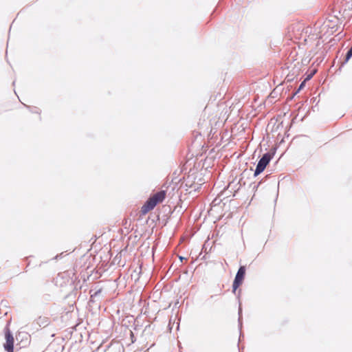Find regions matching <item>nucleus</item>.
Masks as SVG:
<instances>
[{
	"label": "nucleus",
	"mask_w": 352,
	"mask_h": 352,
	"mask_svg": "<svg viewBox=\"0 0 352 352\" xmlns=\"http://www.w3.org/2000/svg\"><path fill=\"white\" fill-rule=\"evenodd\" d=\"M316 72V70L312 71L310 74L307 75V76L305 78V80L306 81L309 80L313 77V76L315 74Z\"/></svg>",
	"instance_id": "nucleus-11"
},
{
	"label": "nucleus",
	"mask_w": 352,
	"mask_h": 352,
	"mask_svg": "<svg viewBox=\"0 0 352 352\" xmlns=\"http://www.w3.org/2000/svg\"><path fill=\"white\" fill-rule=\"evenodd\" d=\"M63 256V252H62V253H60V254H57L56 256H55L54 257V258H53V259H54V260H58V259H59V258H62Z\"/></svg>",
	"instance_id": "nucleus-13"
},
{
	"label": "nucleus",
	"mask_w": 352,
	"mask_h": 352,
	"mask_svg": "<svg viewBox=\"0 0 352 352\" xmlns=\"http://www.w3.org/2000/svg\"><path fill=\"white\" fill-rule=\"evenodd\" d=\"M272 158V155L267 152L265 153L262 157L258 160V164L256 165V169L254 170V176L256 177L259 174H261L266 168L267 164L270 163L271 159Z\"/></svg>",
	"instance_id": "nucleus-3"
},
{
	"label": "nucleus",
	"mask_w": 352,
	"mask_h": 352,
	"mask_svg": "<svg viewBox=\"0 0 352 352\" xmlns=\"http://www.w3.org/2000/svg\"><path fill=\"white\" fill-rule=\"evenodd\" d=\"M34 113H39V112H38V110H34Z\"/></svg>",
	"instance_id": "nucleus-14"
},
{
	"label": "nucleus",
	"mask_w": 352,
	"mask_h": 352,
	"mask_svg": "<svg viewBox=\"0 0 352 352\" xmlns=\"http://www.w3.org/2000/svg\"><path fill=\"white\" fill-rule=\"evenodd\" d=\"M305 82H306V80H304V81H303V82H302L300 83V85H299V87H298V90H297V91H296V94H297L298 92H299V91H300V90H301L302 89H303V87H305Z\"/></svg>",
	"instance_id": "nucleus-12"
},
{
	"label": "nucleus",
	"mask_w": 352,
	"mask_h": 352,
	"mask_svg": "<svg viewBox=\"0 0 352 352\" xmlns=\"http://www.w3.org/2000/svg\"><path fill=\"white\" fill-rule=\"evenodd\" d=\"M245 274V266H241L235 276L234 280L232 283V292L234 293L236 292L238 287L241 285L244 276Z\"/></svg>",
	"instance_id": "nucleus-4"
},
{
	"label": "nucleus",
	"mask_w": 352,
	"mask_h": 352,
	"mask_svg": "<svg viewBox=\"0 0 352 352\" xmlns=\"http://www.w3.org/2000/svg\"><path fill=\"white\" fill-rule=\"evenodd\" d=\"M165 196L166 192L164 190H160L154 194L142 206L141 212L143 214H145L150 210H153L157 204L162 202L164 199Z\"/></svg>",
	"instance_id": "nucleus-1"
},
{
	"label": "nucleus",
	"mask_w": 352,
	"mask_h": 352,
	"mask_svg": "<svg viewBox=\"0 0 352 352\" xmlns=\"http://www.w3.org/2000/svg\"><path fill=\"white\" fill-rule=\"evenodd\" d=\"M241 312H242V309H241V305H239V325L240 329H241V326H242Z\"/></svg>",
	"instance_id": "nucleus-9"
},
{
	"label": "nucleus",
	"mask_w": 352,
	"mask_h": 352,
	"mask_svg": "<svg viewBox=\"0 0 352 352\" xmlns=\"http://www.w3.org/2000/svg\"><path fill=\"white\" fill-rule=\"evenodd\" d=\"M352 57V46L350 47V49L348 50L346 54L344 63H346L349 61V60Z\"/></svg>",
	"instance_id": "nucleus-8"
},
{
	"label": "nucleus",
	"mask_w": 352,
	"mask_h": 352,
	"mask_svg": "<svg viewBox=\"0 0 352 352\" xmlns=\"http://www.w3.org/2000/svg\"><path fill=\"white\" fill-rule=\"evenodd\" d=\"M102 292L101 289H98L97 291L94 292L93 294H91V298H94L96 296H98Z\"/></svg>",
	"instance_id": "nucleus-10"
},
{
	"label": "nucleus",
	"mask_w": 352,
	"mask_h": 352,
	"mask_svg": "<svg viewBox=\"0 0 352 352\" xmlns=\"http://www.w3.org/2000/svg\"><path fill=\"white\" fill-rule=\"evenodd\" d=\"M324 25L325 28H331V34H333L337 30V28H336V26L333 24L332 21H327L324 23Z\"/></svg>",
	"instance_id": "nucleus-7"
},
{
	"label": "nucleus",
	"mask_w": 352,
	"mask_h": 352,
	"mask_svg": "<svg viewBox=\"0 0 352 352\" xmlns=\"http://www.w3.org/2000/svg\"><path fill=\"white\" fill-rule=\"evenodd\" d=\"M4 330H5V337H6V343L3 345L4 349L7 352H13V351H14L13 336L8 327H6Z\"/></svg>",
	"instance_id": "nucleus-5"
},
{
	"label": "nucleus",
	"mask_w": 352,
	"mask_h": 352,
	"mask_svg": "<svg viewBox=\"0 0 352 352\" xmlns=\"http://www.w3.org/2000/svg\"><path fill=\"white\" fill-rule=\"evenodd\" d=\"M36 323L39 325V326H43V327H46L50 323V320L47 317H38L36 320Z\"/></svg>",
	"instance_id": "nucleus-6"
},
{
	"label": "nucleus",
	"mask_w": 352,
	"mask_h": 352,
	"mask_svg": "<svg viewBox=\"0 0 352 352\" xmlns=\"http://www.w3.org/2000/svg\"><path fill=\"white\" fill-rule=\"evenodd\" d=\"M335 8L339 10L340 13L342 12L347 17L352 16L347 13V12H352V0H336Z\"/></svg>",
	"instance_id": "nucleus-2"
}]
</instances>
